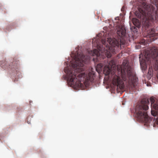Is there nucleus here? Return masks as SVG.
Here are the masks:
<instances>
[{
  "label": "nucleus",
  "instance_id": "obj_1",
  "mask_svg": "<svg viewBox=\"0 0 158 158\" xmlns=\"http://www.w3.org/2000/svg\"><path fill=\"white\" fill-rule=\"evenodd\" d=\"M76 57L74 62H71L70 65L74 70H69L68 68H64V70L67 74V81L71 85L75 87H80L81 85V82L88 85L90 83L94 82V73L90 72L88 74L85 73H81L83 70L82 68L86 57L81 54V55Z\"/></svg>",
  "mask_w": 158,
  "mask_h": 158
},
{
  "label": "nucleus",
  "instance_id": "obj_2",
  "mask_svg": "<svg viewBox=\"0 0 158 158\" xmlns=\"http://www.w3.org/2000/svg\"><path fill=\"white\" fill-rule=\"evenodd\" d=\"M139 12H136V15L138 18L143 19L142 27L143 30L147 31V38H150L148 40L150 42L155 40L156 38L155 37V30L151 28L150 30L148 29L151 27V22L156 20L158 21V10L150 5L147 4L145 0H142L138 7Z\"/></svg>",
  "mask_w": 158,
  "mask_h": 158
},
{
  "label": "nucleus",
  "instance_id": "obj_3",
  "mask_svg": "<svg viewBox=\"0 0 158 158\" xmlns=\"http://www.w3.org/2000/svg\"><path fill=\"white\" fill-rule=\"evenodd\" d=\"M107 39V42L109 45L106 44V40L102 39L101 42L102 44L98 43V40H97L96 47L97 49H94L93 51H88L89 53L91 56H96L97 60L100 56V52L101 54H105L107 58H110L111 56L110 52L111 50L113 48L114 53L118 48V50L120 49L121 45L124 43L121 42V39L119 42L115 38H108Z\"/></svg>",
  "mask_w": 158,
  "mask_h": 158
},
{
  "label": "nucleus",
  "instance_id": "obj_4",
  "mask_svg": "<svg viewBox=\"0 0 158 158\" xmlns=\"http://www.w3.org/2000/svg\"><path fill=\"white\" fill-rule=\"evenodd\" d=\"M121 70L120 76H117L113 73L112 78V83L114 85H117V88L121 89L123 88V83L121 78L124 81H127L129 84L133 85L135 87L134 84L136 81V78L134 73L133 69L127 64V62H123V65L121 67Z\"/></svg>",
  "mask_w": 158,
  "mask_h": 158
},
{
  "label": "nucleus",
  "instance_id": "obj_5",
  "mask_svg": "<svg viewBox=\"0 0 158 158\" xmlns=\"http://www.w3.org/2000/svg\"><path fill=\"white\" fill-rule=\"evenodd\" d=\"M148 98H144L142 99L136 106L134 114L138 120L144 123V125L147 126L152 120L149 118L146 111L148 109Z\"/></svg>",
  "mask_w": 158,
  "mask_h": 158
},
{
  "label": "nucleus",
  "instance_id": "obj_6",
  "mask_svg": "<svg viewBox=\"0 0 158 158\" xmlns=\"http://www.w3.org/2000/svg\"><path fill=\"white\" fill-rule=\"evenodd\" d=\"M150 100L151 103V114L154 116H157L158 117V118L155 121L154 124L156 123L158 125V101L155 102L154 98L152 97L150 98Z\"/></svg>",
  "mask_w": 158,
  "mask_h": 158
},
{
  "label": "nucleus",
  "instance_id": "obj_7",
  "mask_svg": "<svg viewBox=\"0 0 158 158\" xmlns=\"http://www.w3.org/2000/svg\"><path fill=\"white\" fill-rule=\"evenodd\" d=\"M1 66L3 69L9 68L14 70V69L16 70L18 68V62L13 61L9 64L7 62L4 61L1 64Z\"/></svg>",
  "mask_w": 158,
  "mask_h": 158
},
{
  "label": "nucleus",
  "instance_id": "obj_8",
  "mask_svg": "<svg viewBox=\"0 0 158 158\" xmlns=\"http://www.w3.org/2000/svg\"><path fill=\"white\" fill-rule=\"evenodd\" d=\"M117 33L118 36L122 38L125 36L126 34V30L124 27L123 25L119 26L118 27Z\"/></svg>",
  "mask_w": 158,
  "mask_h": 158
},
{
  "label": "nucleus",
  "instance_id": "obj_9",
  "mask_svg": "<svg viewBox=\"0 0 158 158\" xmlns=\"http://www.w3.org/2000/svg\"><path fill=\"white\" fill-rule=\"evenodd\" d=\"M132 22L135 26L138 28H139L140 27V23L138 19L134 18L132 19Z\"/></svg>",
  "mask_w": 158,
  "mask_h": 158
},
{
  "label": "nucleus",
  "instance_id": "obj_10",
  "mask_svg": "<svg viewBox=\"0 0 158 158\" xmlns=\"http://www.w3.org/2000/svg\"><path fill=\"white\" fill-rule=\"evenodd\" d=\"M111 72L110 67V66L105 67L103 69L104 73L106 75H109Z\"/></svg>",
  "mask_w": 158,
  "mask_h": 158
},
{
  "label": "nucleus",
  "instance_id": "obj_11",
  "mask_svg": "<svg viewBox=\"0 0 158 158\" xmlns=\"http://www.w3.org/2000/svg\"><path fill=\"white\" fill-rule=\"evenodd\" d=\"M102 64H97L96 67V71L98 72H100L102 70Z\"/></svg>",
  "mask_w": 158,
  "mask_h": 158
},
{
  "label": "nucleus",
  "instance_id": "obj_12",
  "mask_svg": "<svg viewBox=\"0 0 158 158\" xmlns=\"http://www.w3.org/2000/svg\"><path fill=\"white\" fill-rule=\"evenodd\" d=\"M139 43L140 44L145 45V40L143 39H141L139 41Z\"/></svg>",
  "mask_w": 158,
  "mask_h": 158
},
{
  "label": "nucleus",
  "instance_id": "obj_13",
  "mask_svg": "<svg viewBox=\"0 0 158 158\" xmlns=\"http://www.w3.org/2000/svg\"><path fill=\"white\" fill-rule=\"evenodd\" d=\"M131 30L134 32H137L138 31L137 29L135 27H132L131 28Z\"/></svg>",
  "mask_w": 158,
  "mask_h": 158
},
{
  "label": "nucleus",
  "instance_id": "obj_14",
  "mask_svg": "<svg viewBox=\"0 0 158 158\" xmlns=\"http://www.w3.org/2000/svg\"><path fill=\"white\" fill-rule=\"evenodd\" d=\"M125 8V7L124 6H123L121 10L122 11H123V10H124Z\"/></svg>",
  "mask_w": 158,
  "mask_h": 158
},
{
  "label": "nucleus",
  "instance_id": "obj_15",
  "mask_svg": "<svg viewBox=\"0 0 158 158\" xmlns=\"http://www.w3.org/2000/svg\"><path fill=\"white\" fill-rule=\"evenodd\" d=\"M95 44V43H93V46H94Z\"/></svg>",
  "mask_w": 158,
  "mask_h": 158
},
{
  "label": "nucleus",
  "instance_id": "obj_16",
  "mask_svg": "<svg viewBox=\"0 0 158 158\" xmlns=\"http://www.w3.org/2000/svg\"><path fill=\"white\" fill-rule=\"evenodd\" d=\"M31 102L30 101V104H31Z\"/></svg>",
  "mask_w": 158,
  "mask_h": 158
},
{
  "label": "nucleus",
  "instance_id": "obj_17",
  "mask_svg": "<svg viewBox=\"0 0 158 158\" xmlns=\"http://www.w3.org/2000/svg\"><path fill=\"white\" fill-rule=\"evenodd\" d=\"M150 68H149V70H150Z\"/></svg>",
  "mask_w": 158,
  "mask_h": 158
},
{
  "label": "nucleus",
  "instance_id": "obj_18",
  "mask_svg": "<svg viewBox=\"0 0 158 158\" xmlns=\"http://www.w3.org/2000/svg\"><path fill=\"white\" fill-rule=\"evenodd\" d=\"M140 64L141 65V63H140Z\"/></svg>",
  "mask_w": 158,
  "mask_h": 158
}]
</instances>
